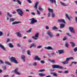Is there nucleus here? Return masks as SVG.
<instances>
[{
	"instance_id": "1",
	"label": "nucleus",
	"mask_w": 77,
	"mask_h": 77,
	"mask_svg": "<svg viewBox=\"0 0 77 77\" xmlns=\"http://www.w3.org/2000/svg\"><path fill=\"white\" fill-rule=\"evenodd\" d=\"M72 59H74L73 57H72L67 58H66L65 61L62 62H61V63H62V64H63V65H66V64H68V63H69V60H71Z\"/></svg>"
},
{
	"instance_id": "2",
	"label": "nucleus",
	"mask_w": 77,
	"mask_h": 77,
	"mask_svg": "<svg viewBox=\"0 0 77 77\" xmlns=\"http://www.w3.org/2000/svg\"><path fill=\"white\" fill-rule=\"evenodd\" d=\"M16 11H17L19 15L21 17H22L23 14H24V12H23V11L21 9H17Z\"/></svg>"
},
{
	"instance_id": "3",
	"label": "nucleus",
	"mask_w": 77,
	"mask_h": 77,
	"mask_svg": "<svg viewBox=\"0 0 77 77\" xmlns=\"http://www.w3.org/2000/svg\"><path fill=\"white\" fill-rule=\"evenodd\" d=\"M53 68H57V69H63V67L59 65H55L53 66Z\"/></svg>"
},
{
	"instance_id": "4",
	"label": "nucleus",
	"mask_w": 77,
	"mask_h": 77,
	"mask_svg": "<svg viewBox=\"0 0 77 77\" xmlns=\"http://www.w3.org/2000/svg\"><path fill=\"white\" fill-rule=\"evenodd\" d=\"M31 20L30 23V24H33L34 23H37V20H35V18H32L30 19Z\"/></svg>"
},
{
	"instance_id": "5",
	"label": "nucleus",
	"mask_w": 77,
	"mask_h": 77,
	"mask_svg": "<svg viewBox=\"0 0 77 77\" xmlns=\"http://www.w3.org/2000/svg\"><path fill=\"white\" fill-rule=\"evenodd\" d=\"M39 37V33H37L35 34V36L32 37V39L35 40H37L38 39V38Z\"/></svg>"
},
{
	"instance_id": "6",
	"label": "nucleus",
	"mask_w": 77,
	"mask_h": 77,
	"mask_svg": "<svg viewBox=\"0 0 77 77\" xmlns=\"http://www.w3.org/2000/svg\"><path fill=\"white\" fill-rule=\"evenodd\" d=\"M48 35L49 36V37L51 38H52L53 37L54 35L52 33V32H51V31L49 30L48 31Z\"/></svg>"
},
{
	"instance_id": "7",
	"label": "nucleus",
	"mask_w": 77,
	"mask_h": 77,
	"mask_svg": "<svg viewBox=\"0 0 77 77\" xmlns=\"http://www.w3.org/2000/svg\"><path fill=\"white\" fill-rule=\"evenodd\" d=\"M69 30L70 32H71L72 33H75V31H74V29L72 27H69Z\"/></svg>"
},
{
	"instance_id": "8",
	"label": "nucleus",
	"mask_w": 77,
	"mask_h": 77,
	"mask_svg": "<svg viewBox=\"0 0 77 77\" xmlns=\"http://www.w3.org/2000/svg\"><path fill=\"white\" fill-rule=\"evenodd\" d=\"M10 59L13 61L15 63H18V62H17V60H16L15 58L14 57H12Z\"/></svg>"
},
{
	"instance_id": "9",
	"label": "nucleus",
	"mask_w": 77,
	"mask_h": 77,
	"mask_svg": "<svg viewBox=\"0 0 77 77\" xmlns=\"http://www.w3.org/2000/svg\"><path fill=\"white\" fill-rule=\"evenodd\" d=\"M34 60H38V61H40V60H41V58L37 56H35L34 58Z\"/></svg>"
},
{
	"instance_id": "10",
	"label": "nucleus",
	"mask_w": 77,
	"mask_h": 77,
	"mask_svg": "<svg viewBox=\"0 0 77 77\" xmlns=\"http://www.w3.org/2000/svg\"><path fill=\"white\" fill-rule=\"evenodd\" d=\"M44 48H45L46 50H53V49L51 48V47L50 46H48V47H45Z\"/></svg>"
},
{
	"instance_id": "11",
	"label": "nucleus",
	"mask_w": 77,
	"mask_h": 77,
	"mask_svg": "<svg viewBox=\"0 0 77 77\" xmlns=\"http://www.w3.org/2000/svg\"><path fill=\"white\" fill-rule=\"evenodd\" d=\"M58 21L59 22V23H64V24L65 23V21L63 19H61L58 20Z\"/></svg>"
},
{
	"instance_id": "12",
	"label": "nucleus",
	"mask_w": 77,
	"mask_h": 77,
	"mask_svg": "<svg viewBox=\"0 0 77 77\" xmlns=\"http://www.w3.org/2000/svg\"><path fill=\"white\" fill-rule=\"evenodd\" d=\"M14 72L15 73V74H18V75H20V72H18V69L17 68L14 71Z\"/></svg>"
},
{
	"instance_id": "13",
	"label": "nucleus",
	"mask_w": 77,
	"mask_h": 77,
	"mask_svg": "<svg viewBox=\"0 0 77 77\" xmlns=\"http://www.w3.org/2000/svg\"><path fill=\"white\" fill-rule=\"evenodd\" d=\"M19 23H21V22L15 21L12 23V25H14L15 24H19Z\"/></svg>"
},
{
	"instance_id": "14",
	"label": "nucleus",
	"mask_w": 77,
	"mask_h": 77,
	"mask_svg": "<svg viewBox=\"0 0 77 77\" xmlns=\"http://www.w3.org/2000/svg\"><path fill=\"white\" fill-rule=\"evenodd\" d=\"M21 58L22 60H23V62H25V59H26V57H25V56L24 55H22L21 56Z\"/></svg>"
},
{
	"instance_id": "15",
	"label": "nucleus",
	"mask_w": 77,
	"mask_h": 77,
	"mask_svg": "<svg viewBox=\"0 0 77 77\" xmlns=\"http://www.w3.org/2000/svg\"><path fill=\"white\" fill-rule=\"evenodd\" d=\"M0 47H1V48H2V50H4V51H6V48H5V47L4 46L0 44Z\"/></svg>"
},
{
	"instance_id": "16",
	"label": "nucleus",
	"mask_w": 77,
	"mask_h": 77,
	"mask_svg": "<svg viewBox=\"0 0 77 77\" xmlns=\"http://www.w3.org/2000/svg\"><path fill=\"white\" fill-rule=\"evenodd\" d=\"M16 34L17 35V36L19 37H21V34H20V32H17L16 33Z\"/></svg>"
},
{
	"instance_id": "17",
	"label": "nucleus",
	"mask_w": 77,
	"mask_h": 77,
	"mask_svg": "<svg viewBox=\"0 0 77 77\" xmlns=\"http://www.w3.org/2000/svg\"><path fill=\"white\" fill-rule=\"evenodd\" d=\"M58 52H59V54H62L64 53V50H58Z\"/></svg>"
},
{
	"instance_id": "18",
	"label": "nucleus",
	"mask_w": 77,
	"mask_h": 77,
	"mask_svg": "<svg viewBox=\"0 0 77 77\" xmlns=\"http://www.w3.org/2000/svg\"><path fill=\"white\" fill-rule=\"evenodd\" d=\"M48 11L49 12H51V13H53V10L50 8H48Z\"/></svg>"
},
{
	"instance_id": "19",
	"label": "nucleus",
	"mask_w": 77,
	"mask_h": 77,
	"mask_svg": "<svg viewBox=\"0 0 77 77\" xmlns=\"http://www.w3.org/2000/svg\"><path fill=\"white\" fill-rule=\"evenodd\" d=\"M49 2H50L51 3H56V0H48Z\"/></svg>"
},
{
	"instance_id": "20",
	"label": "nucleus",
	"mask_w": 77,
	"mask_h": 77,
	"mask_svg": "<svg viewBox=\"0 0 77 77\" xmlns=\"http://www.w3.org/2000/svg\"><path fill=\"white\" fill-rule=\"evenodd\" d=\"M38 2H36L35 4V6H34V8L36 9H37V6H38Z\"/></svg>"
},
{
	"instance_id": "21",
	"label": "nucleus",
	"mask_w": 77,
	"mask_h": 77,
	"mask_svg": "<svg viewBox=\"0 0 77 77\" xmlns=\"http://www.w3.org/2000/svg\"><path fill=\"white\" fill-rule=\"evenodd\" d=\"M60 3L61 5H62L63 6H68V5H66L65 4L63 3V2H60Z\"/></svg>"
},
{
	"instance_id": "22",
	"label": "nucleus",
	"mask_w": 77,
	"mask_h": 77,
	"mask_svg": "<svg viewBox=\"0 0 77 77\" xmlns=\"http://www.w3.org/2000/svg\"><path fill=\"white\" fill-rule=\"evenodd\" d=\"M70 43L71 44L72 47H74L75 46V43L74 42H70Z\"/></svg>"
},
{
	"instance_id": "23",
	"label": "nucleus",
	"mask_w": 77,
	"mask_h": 77,
	"mask_svg": "<svg viewBox=\"0 0 77 77\" xmlns=\"http://www.w3.org/2000/svg\"><path fill=\"white\" fill-rule=\"evenodd\" d=\"M8 46L10 48H13V47H14V45H12L11 43H9L8 44Z\"/></svg>"
},
{
	"instance_id": "24",
	"label": "nucleus",
	"mask_w": 77,
	"mask_h": 77,
	"mask_svg": "<svg viewBox=\"0 0 77 77\" xmlns=\"http://www.w3.org/2000/svg\"><path fill=\"white\" fill-rule=\"evenodd\" d=\"M52 29L54 30H57L58 28H57L56 26H54L52 27Z\"/></svg>"
},
{
	"instance_id": "25",
	"label": "nucleus",
	"mask_w": 77,
	"mask_h": 77,
	"mask_svg": "<svg viewBox=\"0 0 77 77\" xmlns=\"http://www.w3.org/2000/svg\"><path fill=\"white\" fill-rule=\"evenodd\" d=\"M38 9L40 11H42L44 10V9L41 8V6L39 7L38 8Z\"/></svg>"
},
{
	"instance_id": "26",
	"label": "nucleus",
	"mask_w": 77,
	"mask_h": 77,
	"mask_svg": "<svg viewBox=\"0 0 77 77\" xmlns=\"http://www.w3.org/2000/svg\"><path fill=\"white\" fill-rule=\"evenodd\" d=\"M16 1L19 5H21V2L20 0H16Z\"/></svg>"
},
{
	"instance_id": "27",
	"label": "nucleus",
	"mask_w": 77,
	"mask_h": 77,
	"mask_svg": "<svg viewBox=\"0 0 77 77\" xmlns=\"http://www.w3.org/2000/svg\"><path fill=\"white\" fill-rule=\"evenodd\" d=\"M68 42H66L65 45V47L68 48Z\"/></svg>"
},
{
	"instance_id": "28",
	"label": "nucleus",
	"mask_w": 77,
	"mask_h": 77,
	"mask_svg": "<svg viewBox=\"0 0 77 77\" xmlns=\"http://www.w3.org/2000/svg\"><path fill=\"white\" fill-rule=\"evenodd\" d=\"M64 26H65V24H61L60 25V28H63V27H64Z\"/></svg>"
},
{
	"instance_id": "29",
	"label": "nucleus",
	"mask_w": 77,
	"mask_h": 77,
	"mask_svg": "<svg viewBox=\"0 0 77 77\" xmlns=\"http://www.w3.org/2000/svg\"><path fill=\"white\" fill-rule=\"evenodd\" d=\"M65 15H66V18L67 19H68V20H69V21H70V18H69V17L68 16V14H65Z\"/></svg>"
},
{
	"instance_id": "30",
	"label": "nucleus",
	"mask_w": 77,
	"mask_h": 77,
	"mask_svg": "<svg viewBox=\"0 0 77 77\" xmlns=\"http://www.w3.org/2000/svg\"><path fill=\"white\" fill-rule=\"evenodd\" d=\"M15 20V19L11 18L10 19L9 22H11V21L13 22L14 21V20Z\"/></svg>"
},
{
	"instance_id": "31",
	"label": "nucleus",
	"mask_w": 77,
	"mask_h": 77,
	"mask_svg": "<svg viewBox=\"0 0 77 77\" xmlns=\"http://www.w3.org/2000/svg\"><path fill=\"white\" fill-rule=\"evenodd\" d=\"M38 74L40 77H42V76H44L45 75L44 74L41 73H38Z\"/></svg>"
},
{
	"instance_id": "32",
	"label": "nucleus",
	"mask_w": 77,
	"mask_h": 77,
	"mask_svg": "<svg viewBox=\"0 0 77 77\" xmlns=\"http://www.w3.org/2000/svg\"><path fill=\"white\" fill-rule=\"evenodd\" d=\"M36 45H35V44H33L30 47V48H32V47H36Z\"/></svg>"
},
{
	"instance_id": "33",
	"label": "nucleus",
	"mask_w": 77,
	"mask_h": 77,
	"mask_svg": "<svg viewBox=\"0 0 77 77\" xmlns=\"http://www.w3.org/2000/svg\"><path fill=\"white\" fill-rule=\"evenodd\" d=\"M37 13L38 15H41V12L38 11V10H37Z\"/></svg>"
},
{
	"instance_id": "34",
	"label": "nucleus",
	"mask_w": 77,
	"mask_h": 77,
	"mask_svg": "<svg viewBox=\"0 0 77 77\" xmlns=\"http://www.w3.org/2000/svg\"><path fill=\"white\" fill-rule=\"evenodd\" d=\"M5 64H7L8 65H11V64L10 63H9V62H5Z\"/></svg>"
},
{
	"instance_id": "35",
	"label": "nucleus",
	"mask_w": 77,
	"mask_h": 77,
	"mask_svg": "<svg viewBox=\"0 0 77 77\" xmlns=\"http://www.w3.org/2000/svg\"><path fill=\"white\" fill-rule=\"evenodd\" d=\"M7 15L9 17H12V15L11 14L9 13H7Z\"/></svg>"
},
{
	"instance_id": "36",
	"label": "nucleus",
	"mask_w": 77,
	"mask_h": 77,
	"mask_svg": "<svg viewBox=\"0 0 77 77\" xmlns=\"http://www.w3.org/2000/svg\"><path fill=\"white\" fill-rule=\"evenodd\" d=\"M31 30H32V29L30 28L29 30H28L26 31L27 33H30V32H31Z\"/></svg>"
},
{
	"instance_id": "37",
	"label": "nucleus",
	"mask_w": 77,
	"mask_h": 77,
	"mask_svg": "<svg viewBox=\"0 0 77 77\" xmlns=\"http://www.w3.org/2000/svg\"><path fill=\"white\" fill-rule=\"evenodd\" d=\"M64 73L65 74H68V73H69V71L68 70H66L64 71Z\"/></svg>"
},
{
	"instance_id": "38",
	"label": "nucleus",
	"mask_w": 77,
	"mask_h": 77,
	"mask_svg": "<svg viewBox=\"0 0 77 77\" xmlns=\"http://www.w3.org/2000/svg\"><path fill=\"white\" fill-rule=\"evenodd\" d=\"M67 39V38L66 37H64L63 39V41H65V40H66Z\"/></svg>"
},
{
	"instance_id": "39",
	"label": "nucleus",
	"mask_w": 77,
	"mask_h": 77,
	"mask_svg": "<svg viewBox=\"0 0 77 77\" xmlns=\"http://www.w3.org/2000/svg\"><path fill=\"white\" fill-rule=\"evenodd\" d=\"M53 76H54V77H57V74L54 72L53 75Z\"/></svg>"
},
{
	"instance_id": "40",
	"label": "nucleus",
	"mask_w": 77,
	"mask_h": 77,
	"mask_svg": "<svg viewBox=\"0 0 77 77\" xmlns=\"http://www.w3.org/2000/svg\"><path fill=\"white\" fill-rule=\"evenodd\" d=\"M27 54L28 55H30V51H27Z\"/></svg>"
},
{
	"instance_id": "41",
	"label": "nucleus",
	"mask_w": 77,
	"mask_h": 77,
	"mask_svg": "<svg viewBox=\"0 0 77 77\" xmlns=\"http://www.w3.org/2000/svg\"><path fill=\"white\" fill-rule=\"evenodd\" d=\"M74 51L75 52L77 51V48H75L74 49Z\"/></svg>"
},
{
	"instance_id": "42",
	"label": "nucleus",
	"mask_w": 77,
	"mask_h": 77,
	"mask_svg": "<svg viewBox=\"0 0 77 77\" xmlns=\"http://www.w3.org/2000/svg\"><path fill=\"white\" fill-rule=\"evenodd\" d=\"M3 68L4 70H6V67L5 66H3Z\"/></svg>"
},
{
	"instance_id": "43",
	"label": "nucleus",
	"mask_w": 77,
	"mask_h": 77,
	"mask_svg": "<svg viewBox=\"0 0 77 77\" xmlns=\"http://www.w3.org/2000/svg\"><path fill=\"white\" fill-rule=\"evenodd\" d=\"M51 15H52V17H54V16H55V14H54L52 13L51 14Z\"/></svg>"
},
{
	"instance_id": "44",
	"label": "nucleus",
	"mask_w": 77,
	"mask_h": 77,
	"mask_svg": "<svg viewBox=\"0 0 77 77\" xmlns=\"http://www.w3.org/2000/svg\"><path fill=\"white\" fill-rule=\"evenodd\" d=\"M42 46H41V45H39V46H38L37 47V48H41V47H42Z\"/></svg>"
},
{
	"instance_id": "45",
	"label": "nucleus",
	"mask_w": 77,
	"mask_h": 77,
	"mask_svg": "<svg viewBox=\"0 0 77 77\" xmlns=\"http://www.w3.org/2000/svg\"><path fill=\"white\" fill-rule=\"evenodd\" d=\"M2 35H3V32L0 31V36H2Z\"/></svg>"
},
{
	"instance_id": "46",
	"label": "nucleus",
	"mask_w": 77,
	"mask_h": 77,
	"mask_svg": "<svg viewBox=\"0 0 77 77\" xmlns=\"http://www.w3.org/2000/svg\"><path fill=\"white\" fill-rule=\"evenodd\" d=\"M11 41V40H10V39L8 38L6 42H9Z\"/></svg>"
},
{
	"instance_id": "47",
	"label": "nucleus",
	"mask_w": 77,
	"mask_h": 77,
	"mask_svg": "<svg viewBox=\"0 0 77 77\" xmlns=\"http://www.w3.org/2000/svg\"><path fill=\"white\" fill-rule=\"evenodd\" d=\"M40 62L41 63H42V64H44L45 63L44 61L42 60L40 61Z\"/></svg>"
},
{
	"instance_id": "48",
	"label": "nucleus",
	"mask_w": 77,
	"mask_h": 77,
	"mask_svg": "<svg viewBox=\"0 0 77 77\" xmlns=\"http://www.w3.org/2000/svg\"><path fill=\"white\" fill-rule=\"evenodd\" d=\"M29 3H32V2L30 0H26Z\"/></svg>"
},
{
	"instance_id": "49",
	"label": "nucleus",
	"mask_w": 77,
	"mask_h": 77,
	"mask_svg": "<svg viewBox=\"0 0 77 77\" xmlns=\"http://www.w3.org/2000/svg\"><path fill=\"white\" fill-rule=\"evenodd\" d=\"M51 15V14L50 13V12H49L48 13V17H50V15Z\"/></svg>"
},
{
	"instance_id": "50",
	"label": "nucleus",
	"mask_w": 77,
	"mask_h": 77,
	"mask_svg": "<svg viewBox=\"0 0 77 77\" xmlns=\"http://www.w3.org/2000/svg\"><path fill=\"white\" fill-rule=\"evenodd\" d=\"M57 72L58 73H60V74H61L62 73H63V72L62 71H58Z\"/></svg>"
},
{
	"instance_id": "51",
	"label": "nucleus",
	"mask_w": 77,
	"mask_h": 77,
	"mask_svg": "<svg viewBox=\"0 0 77 77\" xmlns=\"http://www.w3.org/2000/svg\"><path fill=\"white\" fill-rule=\"evenodd\" d=\"M40 72H42V71H45V69H42V70H39Z\"/></svg>"
},
{
	"instance_id": "52",
	"label": "nucleus",
	"mask_w": 77,
	"mask_h": 77,
	"mask_svg": "<svg viewBox=\"0 0 77 77\" xmlns=\"http://www.w3.org/2000/svg\"><path fill=\"white\" fill-rule=\"evenodd\" d=\"M75 20L76 22L77 23V17H75Z\"/></svg>"
},
{
	"instance_id": "53",
	"label": "nucleus",
	"mask_w": 77,
	"mask_h": 77,
	"mask_svg": "<svg viewBox=\"0 0 77 77\" xmlns=\"http://www.w3.org/2000/svg\"><path fill=\"white\" fill-rule=\"evenodd\" d=\"M33 65H34V66H36V63L35 62L34 63H33Z\"/></svg>"
},
{
	"instance_id": "54",
	"label": "nucleus",
	"mask_w": 77,
	"mask_h": 77,
	"mask_svg": "<svg viewBox=\"0 0 77 77\" xmlns=\"http://www.w3.org/2000/svg\"><path fill=\"white\" fill-rule=\"evenodd\" d=\"M0 62H1V63H2V64H3V63H4L3 62V61H2V60H0Z\"/></svg>"
},
{
	"instance_id": "55",
	"label": "nucleus",
	"mask_w": 77,
	"mask_h": 77,
	"mask_svg": "<svg viewBox=\"0 0 77 77\" xmlns=\"http://www.w3.org/2000/svg\"><path fill=\"white\" fill-rule=\"evenodd\" d=\"M31 14L32 15H35V14L34 12H31Z\"/></svg>"
},
{
	"instance_id": "56",
	"label": "nucleus",
	"mask_w": 77,
	"mask_h": 77,
	"mask_svg": "<svg viewBox=\"0 0 77 77\" xmlns=\"http://www.w3.org/2000/svg\"><path fill=\"white\" fill-rule=\"evenodd\" d=\"M72 63H74V65H75V64H76V63H77V62H72Z\"/></svg>"
},
{
	"instance_id": "57",
	"label": "nucleus",
	"mask_w": 77,
	"mask_h": 77,
	"mask_svg": "<svg viewBox=\"0 0 77 77\" xmlns=\"http://www.w3.org/2000/svg\"><path fill=\"white\" fill-rule=\"evenodd\" d=\"M28 42H32V41L30 40L29 39L28 40Z\"/></svg>"
},
{
	"instance_id": "58",
	"label": "nucleus",
	"mask_w": 77,
	"mask_h": 77,
	"mask_svg": "<svg viewBox=\"0 0 77 77\" xmlns=\"http://www.w3.org/2000/svg\"><path fill=\"white\" fill-rule=\"evenodd\" d=\"M52 62V63H54L55 62V61H54V60H51V62Z\"/></svg>"
},
{
	"instance_id": "59",
	"label": "nucleus",
	"mask_w": 77,
	"mask_h": 77,
	"mask_svg": "<svg viewBox=\"0 0 77 77\" xmlns=\"http://www.w3.org/2000/svg\"><path fill=\"white\" fill-rule=\"evenodd\" d=\"M16 13H17L15 11H14L13 12H12V14H16Z\"/></svg>"
},
{
	"instance_id": "60",
	"label": "nucleus",
	"mask_w": 77,
	"mask_h": 77,
	"mask_svg": "<svg viewBox=\"0 0 77 77\" xmlns=\"http://www.w3.org/2000/svg\"><path fill=\"white\" fill-rule=\"evenodd\" d=\"M66 35H68V36H69L70 35V34L69 33H66Z\"/></svg>"
},
{
	"instance_id": "61",
	"label": "nucleus",
	"mask_w": 77,
	"mask_h": 77,
	"mask_svg": "<svg viewBox=\"0 0 77 77\" xmlns=\"http://www.w3.org/2000/svg\"><path fill=\"white\" fill-rule=\"evenodd\" d=\"M56 36L57 37H59V34H57Z\"/></svg>"
},
{
	"instance_id": "62",
	"label": "nucleus",
	"mask_w": 77,
	"mask_h": 77,
	"mask_svg": "<svg viewBox=\"0 0 77 77\" xmlns=\"http://www.w3.org/2000/svg\"><path fill=\"white\" fill-rule=\"evenodd\" d=\"M46 29H49V27H48V26H46Z\"/></svg>"
},
{
	"instance_id": "63",
	"label": "nucleus",
	"mask_w": 77,
	"mask_h": 77,
	"mask_svg": "<svg viewBox=\"0 0 77 77\" xmlns=\"http://www.w3.org/2000/svg\"><path fill=\"white\" fill-rule=\"evenodd\" d=\"M8 76L9 77V75H4V77H7Z\"/></svg>"
},
{
	"instance_id": "64",
	"label": "nucleus",
	"mask_w": 77,
	"mask_h": 77,
	"mask_svg": "<svg viewBox=\"0 0 77 77\" xmlns=\"http://www.w3.org/2000/svg\"><path fill=\"white\" fill-rule=\"evenodd\" d=\"M17 47H20V44H17Z\"/></svg>"
}]
</instances>
